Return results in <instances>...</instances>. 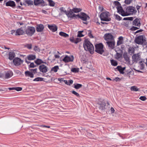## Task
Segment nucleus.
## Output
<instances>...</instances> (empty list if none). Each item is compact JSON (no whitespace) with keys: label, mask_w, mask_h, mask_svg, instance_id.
<instances>
[{"label":"nucleus","mask_w":147,"mask_h":147,"mask_svg":"<svg viewBox=\"0 0 147 147\" xmlns=\"http://www.w3.org/2000/svg\"><path fill=\"white\" fill-rule=\"evenodd\" d=\"M139 28V27L133 26L131 28H130V29L131 30H135L138 29Z\"/></svg>","instance_id":"obj_49"},{"label":"nucleus","mask_w":147,"mask_h":147,"mask_svg":"<svg viewBox=\"0 0 147 147\" xmlns=\"http://www.w3.org/2000/svg\"><path fill=\"white\" fill-rule=\"evenodd\" d=\"M88 34L90 38H93V36L92 35V34L90 32L88 31Z\"/></svg>","instance_id":"obj_55"},{"label":"nucleus","mask_w":147,"mask_h":147,"mask_svg":"<svg viewBox=\"0 0 147 147\" xmlns=\"http://www.w3.org/2000/svg\"><path fill=\"white\" fill-rule=\"evenodd\" d=\"M123 37L122 36L119 37L118 38V40L117 43V45L119 46L123 43Z\"/></svg>","instance_id":"obj_28"},{"label":"nucleus","mask_w":147,"mask_h":147,"mask_svg":"<svg viewBox=\"0 0 147 147\" xmlns=\"http://www.w3.org/2000/svg\"><path fill=\"white\" fill-rule=\"evenodd\" d=\"M15 56V54L13 52H10L9 53V59L12 60Z\"/></svg>","instance_id":"obj_27"},{"label":"nucleus","mask_w":147,"mask_h":147,"mask_svg":"<svg viewBox=\"0 0 147 147\" xmlns=\"http://www.w3.org/2000/svg\"><path fill=\"white\" fill-rule=\"evenodd\" d=\"M30 67H34L36 66V65H35L33 63H30Z\"/></svg>","instance_id":"obj_53"},{"label":"nucleus","mask_w":147,"mask_h":147,"mask_svg":"<svg viewBox=\"0 0 147 147\" xmlns=\"http://www.w3.org/2000/svg\"><path fill=\"white\" fill-rule=\"evenodd\" d=\"M110 111L111 112V114H113L114 113L115 111L114 108L113 107H112L110 109Z\"/></svg>","instance_id":"obj_54"},{"label":"nucleus","mask_w":147,"mask_h":147,"mask_svg":"<svg viewBox=\"0 0 147 147\" xmlns=\"http://www.w3.org/2000/svg\"><path fill=\"white\" fill-rule=\"evenodd\" d=\"M133 24L139 27L140 25V23L139 20L137 18L136 19L133 21Z\"/></svg>","instance_id":"obj_19"},{"label":"nucleus","mask_w":147,"mask_h":147,"mask_svg":"<svg viewBox=\"0 0 147 147\" xmlns=\"http://www.w3.org/2000/svg\"><path fill=\"white\" fill-rule=\"evenodd\" d=\"M131 91H139V89L135 86H134L131 87L130 88Z\"/></svg>","instance_id":"obj_33"},{"label":"nucleus","mask_w":147,"mask_h":147,"mask_svg":"<svg viewBox=\"0 0 147 147\" xmlns=\"http://www.w3.org/2000/svg\"><path fill=\"white\" fill-rule=\"evenodd\" d=\"M83 32V31H81L78 32V36L81 37L83 36L84 35L82 34V33Z\"/></svg>","instance_id":"obj_47"},{"label":"nucleus","mask_w":147,"mask_h":147,"mask_svg":"<svg viewBox=\"0 0 147 147\" xmlns=\"http://www.w3.org/2000/svg\"><path fill=\"white\" fill-rule=\"evenodd\" d=\"M43 78L40 77H37L33 80L34 81H43Z\"/></svg>","instance_id":"obj_41"},{"label":"nucleus","mask_w":147,"mask_h":147,"mask_svg":"<svg viewBox=\"0 0 147 147\" xmlns=\"http://www.w3.org/2000/svg\"><path fill=\"white\" fill-rule=\"evenodd\" d=\"M140 7L141 6L138 5H137L136 7L138 11H139V9H140Z\"/></svg>","instance_id":"obj_60"},{"label":"nucleus","mask_w":147,"mask_h":147,"mask_svg":"<svg viewBox=\"0 0 147 147\" xmlns=\"http://www.w3.org/2000/svg\"><path fill=\"white\" fill-rule=\"evenodd\" d=\"M69 40L71 42L75 44H77L81 41V39L78 38L72 37L70 38Z\"/></svg>","instance_id":"obj_17"},{"label":"nucleus","mask_w":147,"mask_h":147,"mask_svg":"<svg viewBox=\"0 0 147 147\" xmlns=\"http://www.w3.org/2000/svg\"><path fill=\"white\" fill-rule=\"evenodd\" d=\"M68 82L70 85L71 84L73 83V81L72 80H69L68 81Z\"/></svg>","instance_id":"obj_59"},{"label":"nucleus","mask_w":147,"mask_h":147,"mask_svg":"<svg viewBox=\"0 0 147 147\" xmlns=\"http://www.w3.org/2000/svg\"><path fill=\"white\" fill-rule=\"evenodd\" d=\"M118 12L123 16H126V12L123 9L122 7L121 6H119L117 7Z\"/></svg>","instance_id":"obj_14"},{"label":"nucleus","mask_w":147,"mask_h":147,"mask_svg":"<svg viewBox=\"0 0 147 147\" xmlns=\"http://www.w3.org/2000/svg\"><path fill=\"white\" fill-rule=\"evenodd\" d=\"M44 1L43 0H34V3L35 5H37L41 4L42 6H45Z\"/></svg>","instance_id":"obj_16"},{"label":"nucleus","mask_w":147,"mask_h":147,"mask_svg":"<svg viewBox=\"0 0 147 147\" xmlns=\"http://www.w3.org/2000/svg\"><path fill=\"white\" fill-rule=\"evenodd\" d=\"M39 69L43 73H46L47 71L48 68L44 65L42 64L39 66Z\"/></svg>","instance_id":"obj_15"},{"label":"nucleus","mask_w":147,"mask_h":147,"mask_svg":"<svg viewBox=\"0 0 147 147\" xmlns=\"http://www.w3.org/2000/svg\"><path fill=\"white\" fill-rule=\"evenodd\" d=\"M77 17L80 18L82 20L84 21L83 22L84 24H87L88 23L87 20H89L90 18L86 13H81L80 14L77 15Z\"/></svg>","instance_id":"obj_4"},{"label":"nucleus","mask_w":147,"mask_h":147,"mask_svg":"<svg viewBox=\"0 0 147 147\" xmlns=\"http://www.w3.org/2000/svg\"><path fill=\"white\" fill-rule=\"evenodd\" d=\"M58 81H60V82H61L62 81H63V80H63V78H58Z\"/></svg>","instance_id":"obj_58"},{"label":"nucleus","mask_w":147,"mask_h":147,"mask_svg":"<svg viewBox=\"0 0 147 147\" xmlns=\"http://www.w3.org/2000/svg\"><path fill=\"white\" fill-rule=\"evenodd\" d=\"M128 51L129 53L132 54L134 52V49L133 48L130 47Z\"/></svg>","instance_id":"obj_43"},{"label":"nucleus","mask_w":147,"mask_h":147,"mask_svg":"<svg viewBox=\"0 0 147 147\" xmlns=\"http://www.w3.org/2000/svg\"><path fill=\"white\" fill-rule=\"evenodd\" d=\"M106 104L105 102H102L100 105L99 107V108L101 111L104 110L105 109Z\"/></svg>","instance_id":"obj_25"},{"label":"nucleus","mask_w":147,"mask_h":147,"mask_svg":"<svg viewBox=\"0 0 147 147\" xmlns=\"http://www.w3.org/2000/svg\"><path fill=\"white\" fill-rule=\"evenodd\" d=\"M13 75L12 72L11 71H8L5 73V78L6 79L9 78L11 77Z\"/></svg>","instance_id":"obj_21"},{"label":"nucleus","mask_w":147,"mask_h":147,"mask_svg":"<svg viewBox=\"0 0 147 147\" xmlns=\"http://www.w3.org/2000/svg\"><path fill=\"white\" fill-rule=\"evenodd\" d=\"M129 24H131V22H130L129 23V22H128V23L127 22L126 23H125V24L124 26H125L127 27H128L129 26Z\"/></svg>","instance_id":"obj_51"},{"label":"nucleus","mask_w":147,"mask_h":147,"mask_svg":"<svg viewBox=\"0 0 147 147\" xmlns=\"http://www.w3.org/2000/svg\"><path fill=\"white\" fill-rule=\"evenodd\" d=\"M25 30V26L18 29L16 31V35H23L24 33Z\"/></svg>","instance_id":"obj_8"},{"label":"nucleus","mask_w":147,"mask_h":147,"mask_svg":"<svg viewBox=\"0 0 147 147\" xmlns=\"http://www.w3.org/2000/svg\"><path fill=\"white\" fill-rule=\"evenodd\" d=\"M143 31V30H142V29H140V30H138L136 32H135V33H138V32H142V31Z\"/></svg>","instance_id":"obj_62"},{"label":"nucleus","mask_w":147,"mask_h":147,"mask_svg":"<svg viewBox=\"0 0 147 147\" xmlns=\"http://www.w3.org/2000/svg\"><path fill=\"white\" fill-rule=\"evenodd\" d=\"M25 74L26 76L27 77H30L31 78H33L34 77V74L32 73V72L30 71H26L25 72Z\"/></svg>","instance_id":"obj_24"},{"label":"nucleus","mask_w":147,"mask_h":147,"mask_svg":"<svg viewBox=\"0 0 147 147\" xmlns=\"http://www.w3.org/2000/svg\"><path fill=\"white\" fill-rule=\"evenodd\" d=\"M25 2L28 5H32L33 1L30 0H25Z\"/></svg>","instance_id":"obj_42"},{"label":"nucleus","mask_w":147,"mask_h":147,"mask_svg":"<svg viewBox=\"0 0 147 147\" xmlns=\"http://www.w3.org/2000/svg\"><path fill=\"white\" fill-rule=\"evenodd\" d=\"M135 42L138 44L143 45H146V38L143 35H140L136 37L135 39Z\"/></svg>","instance_id":"obj_2"},{"label":"nucleus","mask_w":147,"mask_h":147,"mask_svg":"<svg viewBox=\"0 0 147 147\" xmlns=\"http://www.w3.org/2000/svg\"><path fill=\"white\" fill-rule=\"evenodd\" d=\"M123 57L125 59V60L127 61H129V58L126 53H124L123 54Z\"/></svg>","instance_id":"obj_32"},{"label":"nucleus","mask_w":147,"mask_h":147,"mask_svg":"<svg viewBox=\"0 0 147 147\" xmlns=\"http://www.w3.org/2000/svg\"><path fill=\"white\" fill-rule=\"evenodd\" d=\"M103 48V46L102 44L100 43L96 44L95 45V51L97 53L102 54L104 52Z\"/></svg>","instance_id":"obj_5"},{"label":"nucleus","mask_w":147,"mask_h":147,"mask_svg":"<svg viewBox=\"0 0 147 147\" xmlns=\"http://www.w3.org/2000/svg\"><path fill=\"white\" fill-rule=\"evenodd\" d=\"M81 10V9L80 8H74L72 9L71 11H72L74 13H77L80 11Z\"/></svg>","instance_id":"obj_34"},{"label":"nucleus","mask_w":147,"mask_h":147,"mask_svg":"<svg viewBox=\"0 0 147 147\" xmlns=\"http://www.w3.org/2000/svg\"><path fill=\"white\" fill-rule=\"evenodd\" d=\"M127 18L128 19V20L131 21L133 20V18L132 17H128Z\"/></svg>","instance_id":"obj_63"},{"label":"nucleus","mask_w":147,"mask_h":147,"mask_svg":"<svg viewBox=\"0 0 147 147\" xmlns=\"http://www.w3.org/2000/svg\"><path fill=\"white\" fill-rule=\"evenodd\" d=\"M66 15L68 18H74L77 17L76 15L73 14V13L71 12L69 13L67 12Z\"/></svg>","instance_id":"obj_22"},{"label":"nucleus","mask_w":147,"mask_h":147,"mask_svg":"<svg viewBox=\"0 0 147 147\" xmlns=\"http://www.w3.org/2000/svg\"><path fill=\"white\" fill-rule=\"evenodd\" d=\"M82 86V85L81 84H74V87L76 89H78L81 88Z\"/></svg>","instance_id":"obj_30"},{"label":"nucleus","mask_w":147,"mask_h":147,"mask_svg":"<svg viewBox=\"0 0 147 147\" xmlns=\"http://www.w3.org/2000/svg\"><path fill=\"white\" fill-rule=\"evenodd\" d=\"M106 43L108 47L111 49H113L115 46V43L114 39L106 41Z\"/></svg>","instance_id":"obj_9"},{"label":"nucleus","mask_w":147,"mask_h":147,"mask_svg":"<svg viewBox=\"0 0 147 147\" xmlns=\"http://www.w3.org/2000/svg\"><path fill=\"white\" fill-rule=\"evenodd\" d=\"M11 34H14L15 35H16V31H15V30H12L11 31Z\"/></svg>","instance_id":"obj_56"},{"label":"nucleus","mask_w":147,"mask_h":147,"mask_svg":"<svg viewBox=\"0 0 147 147\" xmlns=\"http://www.w3.org/2000/svg\"><path fill=\"white\" fill-rule=\"evenodd\" d=\"M114 16L115 18L118 21H120L121 19V18L117 15L114 14Z\"/></svg>","instance_id":"obj_44"},{"label":"nucleus","mask_w":147,"mask_h":147,"mask_svg":"<svg viewBox=\"0 0 147 147\" xmlns=\"http://www.w3.org/2000/svg\"><path fill=\"white\" fill-rule=\"evenodd\" d=\"M49 3V5L51 6L54 7L55 4V3L52 0H47Z\"/></svg>","instance_id":"obj_31"},{"label":"nucleus","mask_w":147,"mask_h":147,"mask_svg":"<svg viewBox=\"0 0 147 147\" xmlns=\"http://www.w3.org/2000/svg\"><path fill=\"white\" fill-rule=\"evenodd\" d=\"M105 39L106 41H109L114 39V37L111 33L106 34L104 36Z\"/></svg>","instance_id":"obj_12"},{"label":"nucleus","mask_w":147,"mask_h":147,"mask_svg":"<svg viewBox=\"0 0 147 147\" xmlns=\"http://www.w3.org/2000/svg\"><path fill=\"white\" fill-rule=\"evenodd\" d=\"M84 49L86 51H88L92 53L94 51V48L93 45L88 40H85L83 44Z\"/></svg>","instance_id":"obj_1"},{"label":"nucleus","mask_w":147,"mask_h":147,"mask_svg":"<svg viewBox=\"0 0 147 147\" xmlns=\"http://www.w3.org/2000/svg\"><path fill=\"white\" fill-rule=\"evenodd\" d=\"M132 1V0H125V3L127 4H129Z\"/></svg>","instance_id":"obj_50"},{"label":"nucleus","mask_w":147,"mask_h":147,"mask_svg":"<svg viewBox=\"0 0 147 147\" xmlns=\"http://www.w3.org/2000/svg\"><path fill=\"white\" fill-rule=\"evenodd\" d=\"M27 47L28 49H30L32 48V45H27Z\"/></svg>","instance_id":"obj_61"},{"label":"nucleus","mask_w":147,"mask_h":147,"mask_svg":"<svg viewBox=\"0 0 147 147\" xmlns=\"http://www.w3.org/2000/svg\"><path fill=\"white\" fill-rule=\"evenodd\" d=\"M44 28V26L42 24H40L37 26L36 28V31L38 32H42Z\"/></svg>","instance_id":"obj_20"},{"label":"nucleus","mask_w":147,"mask_h":147,"mask_svg":"<svg viewBox=\"0 0 147 147\" xmlns=\"http://www.w3.org/2000/svg\"><path fill=\"white\" fill-rule=\"evenodd\" d=\"M48 27L53 32H55L57 30V27L55 25H48Z\"/></svg>","instance_id":"obj_18"},{"label":"nucleus","mask_w":147,"mask_h":147,"mask_svg":"<svg viewBox=\"0 0 147 147\" xmlns=\"http://www.w3.org/2000/svg\"><path fill=\"white\" fill-rule=\"evenodd\" d=\"M118 70L119 71L120 73L122 74H124V72H123V69H122V67L120 66H118L117 67V68Z\"/></svg>","instance_id":"obj_37"},{"label":"nucleus","mask_w":147,"mask_h":147,"mask_svg":"<svg viewBox=\"0 0 147 147\" xmlns=\"http://www.w3.org/2000/svg\"><path fill=\"white\" fill-rule=\"evenodd\" d=\"M71 71L73 72L77 73L79 71V69L74 68L71 69Z\"/></svg>","instance_id":"obj_40"},{"label":"nucleus","mask_w":147,"mask_h":147,"mask_svg":"<svg viewBox=\"0 0 147 147\" xmlns=\"http://www.w3.org/2000/svg\"><path fill=\"white\" fill-rule=\"evenodd\" d=\"M60 10L61 11V13H60V15H62L63 12L64 13L66 14L67 12L66 11L65 8L63 7H61L60 8Z\"/></svg>","instance_id":"obj_36"},{"label":"nucleus","mask_w":147,"mask_h":147,"mask_svg":"<svg viewBox=\"0 0 147 147\" xmlns=\"http://www.w3.org/2000/svg\"><path fill=\"white\" fill-rule=\"evenodd\" d=\"M27 58L29 60H33L36 58V56L35 55H30L27 56Z\"/></svg>","instance_id":"obj_26"},{"label":"nucleus","mask_w":147,"mask_h":147,"mask_svg":"<svg viewBox=\"0 0 147 147\" xmlns=\"http://www.w3.org/2000/svg\"><path fill=\"white\" fill-rule=\"evenodd\" d=\"M136 12V10H135V8L133 7H127L126 9V16L135 13Z\"/></svg>","instance_id":"obj_6"},{"label":"nucleus","mask_w":147,"mask_h":147,"mask_svg":"<svg viewBox=\"0 0 147 147\" xmlns=\"http://www.w3.org/2000/svg\"><path fill=\"white\" fill-rule=\"evenodd\" d=\"M22 88L20 87H18L17 88H15V89L17 91H20L22 90Z\"/></svg>","instance_id":"obj_52"},{"label":"nucleus","mask_w":147,"mask_h":147,"mask_svg":"<svg viewBox=\"0 0 147 147\" xmlns=\"http://www.w3.org/2000/svg\"><path fill=\"white\" fill-rule=\"evenodd\" d=\"M110 15L107 12H104L102 13L100 16V17L101 20L106 21H110L111 19L109 17Z\"/></svg>","instance_id":"obj_3"},{"label":"nucleus","mask_w":147,"mask_h":147,"mask_svg":"<svg viewBox=\"0 0 147 147\" xmlns=\"http://www.w3.org/2000/svg\"><path fill=\"white\" fill-rule=\"evenodd\" d=\"M35 31V28L33 27H28L26 30L25 32L26 34L30 36H31L34 34Z\"/></svg>","instance_id":"obj_7"},{"label":"nucleus","mask_w":147,"mask_h":147,"mask_svg":"<svg viewBox=\"0 0 147 147\" xmlns=\"http://www.w3.org/2000/svg\"><path fill=\"white\" fill-rule=\"evenodd\" d=\"M111 62L112 65L113 66H116L117 64L118 63L117 61L114 60H111Z\"/></svg>","instance_id":"obj_35"},{"label":"nucleus","mask_w":147,"mask_h":147,"mask_svg":"<svg viewBox=\"0 0 147 147\" xmlns=\"http://www.w3.org/2000/svg\"><path fill=\"white\" fill-rule=\"evenodd\" d=\"M59 69V67L58 66H55L52 69L51 71L56 72Z\"/></svg>","instance_id":"obj_38"},{"label":"nucleus","mask_w":147,"mask_h":147,"mask_svg":"<svg viewBox=\"0 0 147 147\" xmlns=\"http://www.w3.org/2000/svg\"><path fill=\"white\" fill-rule=\"evenodd\" d=\"M6 6H10L11 7H14L15 5V2L13 1H10L6 3Z\"/></svg>","instance_id":"obj_23"},{"label":"nucleus","mask_w":147,"mask_h":147,"mask_svg":"<svg viewBox=\"0 0 147 147\" xmlns=\"http://www.w3.org/2000/svg\"><path fill=\"white\" fill-rule=\"evenodd\" d=\"M63 82H65V83L67 85L70 86V84H69V83L67 80H63Z\"/></svg>","instance_id":"obj_57"},{"label":"nucleus","mask_w":147,"mask_h":147,"mask_svg":"<svg viewBox=\"0 0 147 147\" xmlns=\"http://www.w3.org/2000/svg\"><path fill=\"white\" fill-rule=\"evenodd\" d=\"M55 58H59L60 56L58 55H55Z\"/></svg>","instance_id":"obj_64"},{"label":"nucleus","mask_w":147,"mask_h":147,"mask_svg":"<svg viewBox=\"0 0 147 147\" xmlns=\"http://www.w3.org/2000/svg\"><path fill=\"white\" fill-rule=\"evenodd\" d=\"M133 60L135 62H137L140 59V54L139 53L134 54L132 56Z\"/></svg>","instance_id":"obj_13"},{"label":"nucleus","mask_w":147,"mask_h":147,"mask_svg":"<svg viewBox=\"0 0 147 147\" xmlns=\"http://www.w3.org/2000/svg\"><path fill=\"white\" fill-rule=\"evenodd\" d=\"M59 34L61 36L65 37H67L69 36L68 34L62 32H60L59 33Z\"/></svg>","instance_id":"obj_29"},{"label":"nucleus","mask_w":147,"mask_h":147,"mask_svg":"<svg viewBox=\"0 0 147 147\" xmlns=\"http://www.w3.org/2000/svg\"><path fill=\"white\" fill-rule=\"evenodd\" d=\"M13 62L15 65L18 66L23 63V61L19 58L16 57L13 59Z\"/></svg>","instance_id":"obj_10"},{"label":"nucleus","mask_w":147,"mask_h":147,"mask_svg":"<svg viewBox=\"0 0 147 147\" xmlns=\"http://www.w3.org/2000/svg\"><path fill=\"white\" fill-rule=\"evenodd\" d=\"M35 62L37 65H39L42 63V60L40 59H37L35 61Z\"/></svg>","instance_id":"obj_39"},{"label":"nucleus","mask_w":147,"mask_h":147,"mask_svg":"<svg viewBox=\"0 0 147 147\" xmlns=\"http://www.w3.org/2000/svg\"><path fill=\"white\" fill-rule=\"evenodd\" d=\"M139 99L142 101H144L147 98L145 96H140Z\"/></svg>","instance_id":"obj_45"},{"label":"nucleus","mask_w":147,"mask_h":147,"mask_svg":"<svg viewBox=\"0 0 147 147\" xmlns=\"http://www.w3.org/2000/svg\"><path fill=\"white\" fill-rule=\"evenodd\" d=\"M37 69L36 68L34 69H31L30 70L31 72H32V73L34 74H35L36 73Z\"/></svg>","instance_id":"obj_48"},{"label":"nucleus","mask_w":147,"mask_h":147,"mask_svg":"<svg viewBox=\"0 0 147 147\" xmlns=\"http://www.w3.org/2000/svg\"><path fill=\"white\" fill-rule=\"evenodd\" d=\"M74 59V57L73 55L68 56L66 55L63 59V61L67 63L72 61Z\"/></svg>","instance_id":"obj_11"},{"label":"nucleus","mask_w":147,"mask_h":147,"mask_svg":"<svg viewBox=\"0 0 147 147\" xmlns=\"http://www.w3.org/2000/svg\"><path fill=\"white\" fill-rule=\"evenodd\" d=\"M71 92L72 93V94H74L75 95L78 97L80 96L79 94L78 93H77L75 91L73 90Z\"/></svg>","instance_id":"obj_46"}]
</instances>
